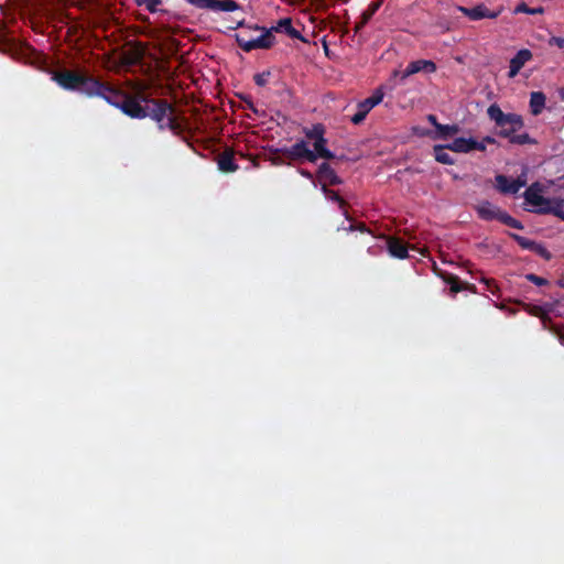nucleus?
Segmentation results:
<instances>
[{"mask_svg": "<svg viewBox=\"0 0 564 564\" xmlns=\"http://www.w3.org/2000/svg\"><path fill=\"white\" fill-rule=\"evenodd\" d=\"M524 122L520 115L505 113L496 106V134L506 138L512 144H536L527 132H521Z\"/></svg>", "mask_w": 564, "mask_h": 564, "instance_id": "f257e3e1", "label": "nucleus"}, {"mask_svg": "<svg viewBox=\"0 0 564 564\" xmlns=\"http://www.w3.org/2000/svg\"><path fill=\"white\" fill-rule=\"evenodd\" d=\"M145 104L147 117L156 122L160 131L170 130L178 133L181 126L175 116V107L166 99H154L148 96H141Z\"/></svg>", "mask_w": 564, "mask_h": 564, "instance_id": "f03ea898", "label": "nucleus"}, {"mask_svg": "<svg viewBox=\"0 0 564 564\" xmlns=\"http://www.w3.org/2000/svg\"><path fill=\"white\" fill-rule=\"evenodd\" d=\"M52 79L63 89L79 91L89 98H91V93L97 82V77H94L88 73L70 69L54 72Z\"/></svg>", "mask_w": 564, "mask_h": 564, "instance_id": "7ed1b4c3", "label": "nucleus"}, {"mask_svg": "<svg viewBox=\"0 0 564 564\" xmlns=\"http://www.w3.org/2000/svg\"><path fill=\"white\" fill-rule=\"evenodd\" d=\"M543 192V185L539 182L532 183L523 193L524 198V210L545 215L544 209H547V207L551 204V199L546 198L542 195Z\"/></svg>", "mask_w": 564, "mask_h": 564, "instance_id": "20e7f679", "label": "nucleus"}, {"mask_svg": "<svg viewBox=\"0 0 564 564\" xmlns=\"http://www.w3.org/2000/svg\"><path fill=\"white\" fill-rule=\"evenodd\" d=\"M127 96L128 94L123 90L110 85L109 83L102 82L99 78H97L96 86L91 93V98L100 97L118 109H121Z\"/></svg>", "mask_w": 564, "mask_h": 564, "instance_id": "39448f33", "label": "nucleus"}, {"mask_svg": "<svg viewBox=\"0 0 564 564\" xmlns=\"http://www.w3.org/2000/svg\"><path fill=\"white\" fill-rule=\"evenodd\" d=\"M274 153H282L284 156L293 161L306 160L311 163L316 162V155L308 149L305 140H299L290 148L276 149L274 150Z\"/></svg>", "mask_w": 564, "mask_h": 564, "instance_id": "423d86ee", "label": "nucleus"}, {"mask_svg": "<svg viewBox=\"0 0 564 564\" xmlns=\"http://www.w3.org/2000/svg\"><path fill=\"white\" fill-rule=\"evenodd\" d=\"M551 306H541V305H530L528 312L535 317L541 319L542 326L544 329H547L555 334L558 337V340L562 345H564V334L561 332V328L557 325L552 323V319L549 315L551 312Z\"/></svg>", "mask_w": 564, "mask_h": 564, "instance_id": "0eeeda50", "label": "nucleus"}, {"mask_svg": "<svg viewBox=\"0 0 564 564\" xmlns=\"http://www.w3.org/2000/svg\"><path fill=\"white\" fill-rule=\"evenodd\" d=\"M187 3L210 11L234 12L240 9V4L235 0H185Z\"/></svg>", "mask_w": 564, "mask_h": 564, "instance_id": "6e6552de", "label": "nucleus"}, {"mask_svg": "<svg viewBox=\"0 0 564 564\" xmlns=\"http://www.w3.org/2000/svg\"><path fill=\"white\" fill-rule=\"evenodd\" d=\"M527 185V173L523 172L517 178H512L506 175H496V189L502 194L513 195L517 194L520 188Z\"/></svg>", "mask_w": 564, "mask_h": 564, "instance_id": "1a4fd4ad", "label": "nucleus"}, {"mask_svg": "<svg viewBox=\"0 0 564 564\" xmlns=\"http://www.w3.org/2000/svg\"><path fill=\"white\" fill-rule=\"evenodd\" d=\"M436 70V64L433 61L429 59H417L410 62L404 70H394L393 76L399 77L403 83L409 76L414 75L420 72H424L427 74L434 73Z\"/></svg>", "mask_w": 564, "mask_h": 564, "instance_id": "9d476101", "label": "nucleus"}, {"mask_svg": "<svg viewBox=\"0 0 564 564\" xmlns=\"http://www.w3.org/2000/svg\"><path fill=\"white\" fill-rule=\"evenodd\" d=\"M141 96H145L144 94H138L135 96L128 95L122 107L121 111L130 118L133 119H144L147 118L145 104L142 100Z\"/></svg>", "mask_w": 564, "mask_h": 564, "instance_id": "9b49d317", "label": "nucleus"}, {"mask_svg": "<svg viewBox=\"0 0 564 564\" xmlns=\"http://www.w3.org/2000/svg\"><path fill=\"white\" fill-rule=\"evenodd\" d=\"M275 43V36L271 30L263 31L260 35L252 37L251 41L242 42V50L245 52H251L256 48H270Z\"/></svg>", "mask_w": 564, "mask_h": 564, "instance_id": "f8f14e48", "label": "nucleus"}, {"mask_svg": "<svg viewBox=\"0 0 564 564\" xmlns=\"http://www.w3.org/2000/svg\"><path fill=\"white\" fill-rule=\"evenodd\" d=\"M446 145L449 150L458 153H468L474 150H485V145L473 138H456L452 143Z\"/></svg>", "mask_w": 564, "mask_h": 564, "instance_id": "ddd939ff", "label": "nucleus"}, {"mask_svg": "<svg viewBox=\"0 0 564 564\" xmlns=\"http://www.w3.org/2000/svg\"><path fill=\"white\" fill-rule=\"evenodd\" d=\"M317 178L322 185H339L343 183L341 178L336 174L335 170L327 162H323L318 166Z\"/></svg>", "mask_w": 564, "mask_h": 564, "instance_id": "4468645a", "label": "nucleus"}, {"mask_svg": "<svg viewBox=\"0 0 564 564\" xmlns=\"http://www.w3.org/2000/svg\"><path fill=\"white\" fill-rule=\"evenodd\" d=\"M532 58L531 51L523 48L520 50L511 59H510V69L509 77H514L520 69L524 66V64Z\"/></svg>", "mask_w": 564, "mask_h": 564, "instance_id": "2eb2a0df", "label": "nucleus"}, {"mask_svg": "<svg viewBox=\"0 0 564 564\" xmlns=\"http://www.w3.org/2000/svg\"><path fill=\"white\" fill-rule=\"evenodd\" d=\"M217 164L218 169L224 173H232L239 169L238 164L235 162L234 151L231 149H226L218 155Z\"/></svg>", "mask_w": 564, "mask_h": 564, "instance_id": "dca6fc26", "label": "nucleus"}, {"mask_svg": "<svg viewBox=\"0 0 564 564\" xmlns=\"http://www.w3.org/2000/svg\"><path fill=\"white\" fill-rule=\"evenodd\" d=\"M458 10L473 21H478L484 18H494V13L485 4H478L474 8L458 7Z\"/></svg>", "mask_w": 564, "mask_h": 564, "instance_id": "f3484780", "label": "nucleus"}, {"mask_svg": "<svg viewBox=\"0 0 564 564\" xmlns=\"http://www.w3.org/2000/svg\"><path fill=\"white\" fill-rule=\"evenodd\" d=\"M387 246L391 257L397 259H405L409 257L408 246L400 238L390 237L387 241Z\"/></svg>", "mask_w": 564, "mask_h": 564, "instance_id": "a211bd4d", "label": "nucleus"}, {"mask_svg": "<svg viewBox=\"0 0 564 564\" xmlns=\"http://www.w3.org/2000/svg\"><path fill=\"white\" fill-rule=\"evenodd\" d=\"M271 31H275V32H280V33H285L288 34L291 39H299V40H303L300 31H297L296 29H294L293 24H292V20L290 18H284V19H281L278 24L275 26H273L271 29Z\"/></svg>", "mask_w": 564, "mask_h": 564, "instance_id": "6ab92c4d", "label": "nucleus"}, {"mask_svg": "<svg viewBox=\"0 0 564 564\" xmlns=\"http://www.w3.org/2000/svg\"><path fill=\"white\" fill-rule=\"evenodd\" d=\"M322 191L329 200H333L338 204V207L343 212V215L346 217V219L350 220L346 200L341 196H339L337 192L329 189L326 184L322 185Z\"/></svg>", "mask_w": 564, "mask_h": 564, "instance_id": "aec40b11", "label": "nucleus"}, {"mask_svg": "<svg viewBox=\"0 0 564 564\" xmlns=\"http://www.w3.org/2000/svg\"><path fill=\"white\" fill-rule=\"evenodd\" d=\"M383 96H384V94H383L382 87H379L373 91V94L370 97L360 101L357 105V108H362L364 110H366L369 113V111L373 107H376L377 105H379L382 101Z\"/></svg>", "mask_w": 564, "mask_h": 564, "instance_id": "412c9836", "label": "nucleus"}, {"mask_svg": "<svg viewBox=\"0 0 564 564\" xmlns=\"http://www.w3.org/2000/svg\"><path fill=\"white\" fill-rule=\"evenodd\" d=\"M546 97L542 91H533L530 96V110L533 116H539L545 107Z\"/></svg>", "mask_w": 564, "mask_h": 564, "instance_id": "4be33fe9", "label": "nucleus"}, {"mask_svg": "<svg viewBox=\"0 0 564 564\" xmlns=\"http://www.w3.org/2000/svg\"><path fill=\"white\" fill-rule=\"evenodd\" d=\"M327 140L325 137L319 138L318 140L313 142L314 151L313 154L316 155V160L318 158L332 160L335 158V154L326 148Z\"/></svg>", "mask_w": 564, "mask_h": 564, "instance_id": "5701e85b", "label": "nucleus"}, {"mask_svg": "<svg viewBox=\"0 0 564 564\" xmlns=\"http://www.w3.org/2000/svg\"><path fill=\"white\" fill-rule=\"evenodd\" d=\"M460 131L458 124H442L437 126V131L433 135V139L447 140L448 138L457 134Z\"/></svg>", "mask_w": 564, "mask_h": 564, "instance_id": "b1692460", "label": "nucleus"}, {"mask_svg": "<svg viewBox=\"0 0 564 564\" xmlns=\"http://www.w3.org/2000/svg\"><path fill=\"white\" fill-rule=\"evenodd\" d=\"M496 220L502 223L503 225L516 228V229H523V225L518 219L513 218L509 214H507L503 210L496 209Z\"/></svg>", "mask_w": 564, "mask_h": 564, "instance_id": "393cba45", "label": "nucleus"}, {"mask_svg": "<svg viewBox=\"0 0 564 564\" xmlns=\"http://www.w3.org/2000/svg\"><path fill=\"white\" fill-rule=\"evenodd\" d=\"M435 160L442 164H454L453 158L447 153V145L436 144L433 148Z\"/></svg>", "mask_w": 564, "mask_h": 564, "instance_id": "a878e982", "label": "nucleus"}, {"mask_svg": "<svg viewBox=\"0 0 564 564\" xmlns=\"http://www.w3.org/2000/svg\"><path fill=\"white\" fill-rule=\"evenodd\" d=\"M440 275L442 276L444 282L449 285V290L453 294H456L464 289L463 283L457 275L446 272L441 273Z\"/></svg>", "mask_w": 564, "mask_h": 564, "instance_id": "bb28decb", "label": "nucleus"}, {"mask_svg": "<svg viewBox=\"0 0 564 564\" xmlns=\"http://www.w3.org/2000/svg\"><path fill=\"white\" fill-rule=\"evenodd\" d=\"M167 0H134L138 7H145L150 13L164 12L161 6Z\"/></svg>", "mask_w": 564, "mask_h": 564, "instance_id": "cd10ccee", "label": "nucleus"}, {"mask_svg": "<svg viewBox=\"0 0 564 564\" xmlns=\"http://www.w3.org/2000/svg\"><path fill=\"white\" fill-rule=\"evenodd\" d=\"M303 132L308 140L316 141L325 135V127L322 123L313 124L311 128H304Z\"/></svg>", "mask_w": 564, "mask_h": 564, "instance_id": "c85d7f7f", "label": "nucleus"}, {"mask_svg": "<svg viewBox=\"0 0 564 564\" xmlns=\"http://www.w3.org/2000/svg\"><path fill=\"white\" fill-rule=\"evenodd\" d=\"M476 210L478 213V216L481 219H485V220L494 219V209H492L491 203L484 202L476 207Z\"/></svg>", "mask_w": 564, "mask_h": 564, "instance_id": "c756f323", "label": "nucleus"}, {"mask_svg": "<svg viewBox=\"0 0 564 564\" xmlns=\"http://www.w3.org/2000/svg\"><path fill=\"white\" fill-rule=\"evenodd\" d=\"M543 212L545 213V215H554L564 221V210L562 200H552L547 209H544Z\"/></svg>", "mask_w": 564, "mask_h": 564, "instance_id": "7c9ffc66", "label": "nucleus"}, {"mask_svg": "<svg viewBox=\"0 0 564 564\" xmlns=\"http://www.w3.org/2000/svg\"><path fill=\"white\" fill-rule=\"evenodd\" d=\"M543 11L544 10L542 7L531 8V7H528V4L525 2L519 3L513 10L514 13H528V14H532V15L541 14V13H543Z\"/></svg>", "mask_w": 564, "mask_h": 564, "instance_id": "2f4dec72", "label": "nucleus"}, {"mask_svg": "<svg viewBox=\"0 0 564 564\" xmlns=\"http://www.w3.org/2000/svg\"><path fill=\"white\" fill-rule=\"evenodd\" d=\"M530 251L540 256L544 260H550L552 258L551 252L540 242L534 241Z\"/></svg>", "mask_w": 564, "mask_h": 564, "instance_id": "473e14b6", "label": "nucleus"}, {"mask_svg": "<svg viewBox=\"0 0 564 564\" xmlns=\"http://www.w3.org/2000/svg\"><path fill=\"white\" fill-rule=\"evenodd\" d=\"M380 3L379 2H371L366 11L361 14V25H366L368 21L372 18V15L377 12L379 9Z\"/></svg>", "mask_w": 564, "mask_h": 564, "instance_id": "72a5a7b5", "label": "nucleus"}, {"mask_svg": "<svg viewBox=\"0 0 564 564\" xmlns=\"http://www.w3.org/2000/svg\"><path fill=\"white\" fill-rule=\"evenodd\" d=\"M510 237L524 250H530L534 242V240H531L517 234H510Z\"/></svg>", "mask_w": 564, "mask_h": 564, "instance_id": "f704fd0d", "label": "nucleus"}, {"mask_svg": "<svg viewBox=\"0 0 564 564\" xmlns=\"http://www.w3.org/2000/svg\"><path fill=\"white\" fill-rule=\"evenodd\" d=\"M269 76H270V72L259 73L253 76V80H254L256 85L263 87L267 85Z\"/></svg>", "mask_w": 564, "mask_h": 564, "instance_id": "c9c22d12", "label": "nucleus"}, {"mask_svg": "<svg viewBox=\"0 0 564 564\" xmlns=\"http://www.w3.org/2000/svg\"><path fill=\"white\" fill-rule=\"evenodd\" d=\"M368 112L364 110L362 108H358L357 112L351 117L350 121L354 124H360L365 118L367 117Z\"/></svg>", "mask_w": 564, "mask_h": 564, "instance_id": "e433bc0d", "label": "nucleus"}, {"mask_svg": "<svg viewBox=\"0 0 564 564\" xmlns=\"http://www.w3.org/2000/svg\"><path fill=\"white\" fill-rule=\"evenodd\" d=\"M238 46L242 50L243 41H251L253 36L249 35V31H240L235 35Z\"/></svg>", "mask_w": 564, "mask_h": 564, "instance_id": "4c0bfd02", "label": "nucleus"}, {"mask_svg": "<svg viewBox=\"0 0 564 564\" xmlns=\"http://www.w3.org/2000/svg\"><path fill=\"white\" fill-rule=\"evenodd\" d=\"M527 280L534 283L538 286L546 285L549 284V281L542 276H539L536 274L530 273L527 275Z\"/></svg>", "mask_w": 564, "mask_h": 564, "instance_id": "58836bf2", "label": "nucleus"}, {"mask_svg": "<svg viewBox=\"0 0 564 564\" xmlns=\"http://www.w3.org/2000/svg\"><path fill=\"white\" fill-rule=\"evenodd\" d=\"M550 44L551 45H556L557 47L560 48H564V37H561V36H552L550 39Z\"/></svg>", "mask_w": 564, "mask_h": 564, "instance_id": "ea45409f", "label": "nucleus"}, {"mask_svg": "<svg viewBox=\"0 0 564 564\" xmlns=\"http://www.w3.org/2000/svg\"><path fill=\"white\" fill-rule=\"evenodd\" d=\"M426 120L435 127V129L437 130V126H441V123L437 121V118L435 115H427L426 116Z\"/></svg>", "mask_w": 564, "mask_h": 564, "instance_id": "a19ab883", "label": "nucleus"}, {"mask_svg": "<svg viewBox=\"0 0 564 564\" xmlns=\"http://www.w3.org/2000/svg\"><path fill=\"white\" fill-rule=\"evenodd\" d=\"M356 229L360 230L361 232H368V229L364 224H359L357 226L351 224L348 228L349 231H354Z\"/></svg>", "mask_w": 564, "mask_h": 564, "instance_id": "79ce46f5", "label": "nucleus"}, {"mask_svg": "<svg viewBox=\"0 0 564 564\" xmlns=\"http://www.w3.org/2000/svg\"><path fill=\"white\" fill-rule=\"evenodd\" d=\"M300 174H301L302 176H304V177L308 178V180H312V178H313V174H312L310 171H307V170H303V169H302V170H300Z\"/></svg>", "mask_w": 564, "mask_h": 564, "instance_id": "37998d69", "label": "nucleus"}, {"mask_svg": "<svg viewBox=\"0 0 564 564\" xmlns=\"http://www.w3.org/2000/svg\"><path fill=\"white\" fill-rule=\"evenodd\" d=\"M487 115L491 120H494V104L487 107Z\"/></svg>", "mask_w": 564, "mask_h": 564, "instance_id": "c03bdc74", "label": "nucleus"}, {"mask_svg": "<svg viewBox=\"0 0 564 564\" xmlns=\"http://www.w3.org/2000/svg\"><path fill=\"white\" fill-rule=\"evenodd\" d=\"M271 161H272V163H273L274 165H282V164H284V161H283L281 158H278V156H273V158L271 159Z\"/></svg>", "mask_w": 564, "mask_h": 564, "instance_id": "a18cd8bd", "label": "nucleus"}, {"mask_svg": "<svg viewBox=\"0 0 564 564\" xmlns=\"http://www.w3.org/2000/svg\"><path fill=\"white\" fill-rule=\"evenodd\" d=\"M485 141H487L488 143H494V138L488 135L485 138Z\"/></svg>", "mask_w": 564, "mask_h": 564, "instance_id": "49530a36", "label": "nucleus"}, {"mask_svg": "<svg viewBox=\"0 0 564 564\" xmlns=\"http://www.w3.org/2000/svg\"><path fill=\"white\" fill-rule=\"evenodd\" d=\"M365 25H361V21L359 23L356 24V31H359L361 28H364Z\"/></svg>", "mask_w": 564, "mask_h": 564, "instance_id": "de8ad7c7", "label": "nucleus"}, {"mask_svg": "<svg viewBox=\"0 0 564 564\" xmlns=\"http://www.w3.org/2000/svg\"><path fill=\"white\" fill-rule=\"evenodd\" d=\"M241 25H242V20H239V21H237V25L232 26V29H236V28L241 26Z\"/></svg>", "mask_w": 564, "mask_h": 564, "instance_id": "09e8293b", "label": "nucleus"}, {"mask_svg": "<svg viewBox=\"0 0 564 564\" xmlns=\"http://www.w3.org/2000/svg\"><path fill=\"white\" fill-rule=\"evenodd\" d=\"M558 285H560L561 288H564V281H563V280H560V281H558Z\"/></svg>", "mask_w": 564, "mask_h": 564, "instance_id": "8fccbe9b", "label": "nucleus"}, {"mask_svg": "<svg viewBox=\"0 0 564 564\" xmlns=\"http://www.w3.org/2000/svg\"><path fill=\"white\" fill-rule=\"evenodd\" d=\"M561 95H562V97L564 98V90H562Z\"/></svg>", "mask_w": 564, "mask_h": 564, "instance_id": "3c124183", "label": "nucleus"}]
</instances>
